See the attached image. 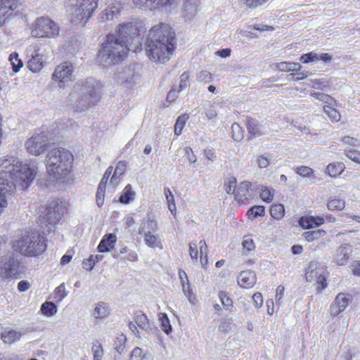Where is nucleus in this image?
Masks as SVG:
<instances>
[{"instance_id": "1", "label": "nucleus", "mask_w": 360, "mask_h": 360, "mask_svg": "<svg viewBox=\"0 0 360 360\" xmlns=\"http://www.w3.org/2000/svg\"><path fill=\"white\" fill-rule=\"evenodd\" d=\"M146 32L142 21L134 20L119 25L115 34L106 36L105 41L97 54V60L103 65H112L122 61L129 51L142 50L141 35Z\"/></svg>"}, {"instance_id": "2", "label": "nucleus", "mask_w": 360, "mask_h": 360, "mask_svg": "<svg viewBox=\"0 0 360 360\" xmlns=\"http://www.w3.org/2000/svg\"><path fill=\"white\" fill-rule=\"evenodd\" d=\"M37 174V167L34 164L22 162L14 157L0 158V214L7 207L8 200L14 194L16 186L26 190Z\"/></svg>"}, {"instance_id": "3", "label": "nucleus", "mask_w": 360, "mask_h": 360, "mask_svg": "<svg viewBox=\"0 0 360 360\" xmlns=\"http://www.w3.org/2000/svg\"><path fill=\"white\" fill-rule=\"evenodd\" d=\"M176 33L165 22L153 26L148 31L145 51L148 58L156 63L168 61L173 55L176 44Z\"/></svg>"}, {"instance_id": "4", "label": "nucleus", "mask_w": 360, "mask_h": 360, "mask_svg": "<svg viewBox=\"0 0 360 360\" xmlns=\"http://www.w3.org/2000/svg\"><path fill=\"white\" fill-rule=\"evenodd\" d=\"M73 154L65 148H56L46 155L45 165L47 173L58 181L71 184L75 180Z\"/></svg>"}, {"instance_id": "5", "label": "nucleus", "mask_w": 360, "mask_h": 360, "mask_svg": "<svg viewBox=\"0 0 360 360\" xmlns=\"http://www.w3.org/2000/svg\"><path fill=\"white\" fill-rule=\"evenodd\" d=\"M11 247L25 257H35L46 250V238L35 231H23L18 239L12 242Z\"/></svg>"}, {"instance_id": "6", "label": "nucleus", "mask_w": 360, "mask_h": 360, "mask_svg": "<svg viewBox=\"0 0 360 360\" xmlns=\"http://www.w3.org/2000/svg\"><path fill=\"white\" fill-rule=\"evenodd\" d=\"M70 7V21L72 24L84 26L98 8V0H72Z\"/></svg>"}, {"instance_id": "7", "label": "nucleus", "mask_w": 360, "mask_h": 360, "mask_svg": "<svg viewBox=\"0 0 360 360\" xmlns=\"http://www.w3.org/2000/svg\"><path fill=\"white\" fill-rule=\"evenodd\" d=\"M67 210L66 204L62 200L58 199L53 200L39 211L38 223L41 227L56 224Z\"/></svg>"}, {"instance_id": "8", "label": "nucleus", "mask_w": 360, "mask_h": 360, "mask_svg": "<svg viewBox=\"0 0 360 360\" xmlns=\"http://www.w3.org/2000/svg\"><path fill=\"white\" fill-rule=\"evenodd\" d=\"M51 134L48 131L38 129L25 142L26 150L32 155H39L51 146Z\"/></svg>"}, {"instance_id": "9", "label": "nucleus", "mask_w": 360, "mask_h": 360, "mask_svg": "<svg viewBox=\"0 0 360 360\" xmlns=\"http://www.w3.org/2000/svg\"><path fill=\"white\" fill-rule=\"evenodd\" d=\"M59 34L58 25L48 17H41L36 20L32 34L35 37H54Z\"/></svg>"}, {"instance_id": "10", "label": "nucleus", "mask_w": 360, "mask_h": 360, "mask_svg": "<svg viewBox=\"0 0 360 360\" xmlns=\"http://www.w3.org/2000/svg\"><path fill=\"white\" fill-rule=\"evenodd\" d=\"M20 0H0V27L17 14Z\"/></svg>"}, {"instance_id": "11", "label": "nucleus", "mask_w": 360, "mask_h": 360, "mask_svg": "<svg viewBox=\"0 0 360 360\" xmlns=\"http://www.w3.org/2000/svg\"><path fill=\"white\" fill-rule=\"evenodd\" d=\"M276 68L280 71L290 72L288 75L289 81L302 80L307 77V72L301 71L302 67L299 63L281 62L276 64Z\"/></svg>"}, {"instance_id": "12", "label": "nucleus", "mask_w": 360, "mask_h": 360, "mask_svg": "<svg viewBox=\"0 0 360 360\" xmlns=\"http://www.w3.org/2000/svg\"><path fill=\"white\" fill-rule=\"evenodd\" d=\"M189 255L191 258L195 262H197L199 257L202 267L204 269L207 267V245L205 240H200L198 244L191 243L189 244Z\"/></svg>"}, {"instance_id": "13", "label": "nucleus", "mask_w": 360, "mask_h": 360, "mask_svg": "<svg viewBox=\"0 0 360 360\" xmlns=\"http://www.w3.org/2000/svg\"><path fill=\"white\" fill-rule=\"evenodd\" d=\"M21 273L20 262L13 257L0 265V276L4 279L17 278Z\"/></svg>"}, {"instance_id": "14", "label": "nucleus", "mask_w": 360, "mask_h": 360, "mask_svg": "<svg viewBox=\"0 0 360 360\" xmlns=\"http://www.w3.org/2000/svg\"><path fill=\"white\" fill-rule=\"evenodd\" d=\"M349 295L340 292L338 293L333 303L330 306L329 313L332 317H335L344 311L350 302Z\"/></svg>"}, {"instance_id": "15", "label": "nucleus", "mask_w": 360, "mask_h": 360, "mask_svg": "<svg viewBox=\"0 0 360 360\" xmlns=\"http://www.w3.org/2000/svg\"><path fill=\"white\" fill-rule=\"evenodd\" d=\"M235 200L240 204H247L252 199L251 184L248 181L241 182L233 189Z\"/></svg>"}, {"instance_id": "16", "label": "nucleus", "mask_w": 360, "mask_h": 360, "mask_svg": "<svg viewBox=\"0 0 360 360\" xmlns=\"http://www.w3.org/2000/svg\"><path fill=\"white\" fill-rule=\"evenodd\" d=\"M72 72V65L70 63L65 62L56 68L52 78L56 82H65L70 79Z\"/></svg>"}, {"instance_id": "17", "label": "nucleus", "mask_w": 360, "mask_h": 360, "mask_svg": "<svg viewBox=\"0 0 360 360\" xmlns=\"http://www.w3.org/2000/svg\"><path fill=\"white\" fill-rule=\"evenodd\" d=\"M134 320L136 325L132 321H129V328L136 337H140L138 328L142 330H146L149 327V320L147 316L141 311H136L134 314Z\"/></svg>"}, {"instance_id": "18", "label": "nucleus", "mask_w": 360, "mask_h": 360, "mask_svg": "<svg viewBox=\"0 0 360 360\" xmlns=\"http://www.w3.org/2000/svg\"><path fill=\"white\" fill-rule=\"evenodd\" d=\"M245 125L248 131V139L252 140L263 135L262 124L254 117H247Z\"/></svg>"}, {"instance_id": "19", "label": "nucleus", "mask_w": 360, "mask_h": 360, "mask_svg": "<svg viewBox=\"0 0 360 360\" xmlns=\"http://www.w3.org/2000/svg\"><path fill=\"white\" fill-rule=\"evenodd\" d=\"M325 220L323 217L320 216H303L301 217L299 219V224L304 229H310L315 227H318L322 224H323Z\"/></svg>"}, {"instance_id": "20", "label": "nucleus", "mask_w": 360, "mask_h": 360, "mask_svg": "<svg viewBox=\"0 0 360 360\" xmlns=\"http://www.w3.org/2000/svg\"><path fill=\"white\" fill-rule=\"evenodd\" d=\"M117 242V236L114 233L105 234L100 241L97 250L99 252L104 253L112 250Z\"/></svg>"}, {"instance_id": "21", "label": "nucleus", "mask_w": 360, "mask_h": 360, "mask_svg": "<svg viewBox=\"0 0 360 360\" xmlns=\"http://www.w3.org/2000/svg\"><path fill=\"white\" fill-rule=\"evenodd\" d=\"M238 283L242 288H252L256 283L255 272L251 270L241 271L238 277Z\"/></svg>"}, {"instance_id": "22", "label": "nucleus", "mask_w": 360, "mask_h": 360, "mask_svg": "<svg viewBox=\"0 0 360 360\" xmlns=\"http://www.w3.org/2000/svg\"><path fill=\"white\" fill-rule=\"evenodd\" d=\"M122 8V4L119 1L112 2L100 14V19L102 21H106L113 19V18L120 14Z\"/></svg>"}, {"instance_id": "23", "label": "nucleus", "mask_w": 360, "mask_h": 360, "mask_svg": "<svg viewBox=\"0 0 360 360\" xmlns=\"http://www.w3.org/2000/svg\"><path fill=\"white\" fill-rule=\"evenodd\" d=\"M179 276L181 279L183 290L185 295L188 297L190 302L194 303L196 301V297L195 294L192 292L191 289L190 283L188 282L186 273L184 271L180 269L179 271Z\"/></svg>"}, {"instance_id": "24", "label": "nucleus", "mask_w": 360, "mask_h": 360, "mask_svg": "<svg viewBox=\"0 0 360 360\" xmlns=\"http://www.w3.org/2000/svg\"><path fill=\"white\" fill-rule=\"evenodd\" d=\"M43 66L42 58L39 55V49L35 50L27 62V68L33 72H38L43 68Z\"/></svg>"}, {"instance_id": "25", "label": "nucleus", "mask_w": 360, "mask_h": 360, "mask_svg": "<svg viewBox=\"0 0 360 360\" xmlns=\"http://www.w3.org/2000/svg\"><path fill=\"white\" fill-rule=\"evenodd\" d=\"M350 257L346 245H341L336 251L333 261L338 266L345 265Z\"/></svg>"}, {"instance_id": "26", "label": "nucleus", "mask_w": 360, "mask_h": 360, "mask_svg": "<svg viewBox=\"0 0 360 360\" xmlns=\"http://www.w3.org/2000/svg\"><path fill=\"white\" fill-rule=\"evenodd\" d=\"M322 274L318 263L310 262L305 271V279L307 282H312Z\"/></svg>"}, {"instance_id": "27", "label": "nucleus", "mask_w": 360, "mask_h": 360, "mask_svg": "<svg viewBox=\"0 0 360 360\" xmlns=\"http://www.w3.org/2000/svg\"><path fill=\"white\" fill-rule=\"evenodd\" d=\"M304 238L309 243L323 240L326 236V231L323 229L306 231L303 233Z\"/></svg>"}, {"instance_id": "28", "label": "nucleus", "mask_w": 360, "mask_h": 360, "mask_svg": "<svg viewBox=\"0 0 360 360\" xmlns=\"http://www.w3.org/2000/svg\"><path fill=\"white\" fill-rule=\"evenodd\" d=\"M345 169V164L342 162H335L327 166V173L332 177H336L341 174Z\"/></svg>"}, {"instance_id": "29", "label": "nucleus", "mask_w": 360, "mask_h": 360, "mask_svg": "<svg viewBox=\"0 0 360 360\" xmlns=\"http://www.w3.org/2000/svg\"><path fill=\"white\" fill-rule=\"evenodd\" d=\"M21 334L14 330H5L1 333V338L6 344H12L20 340Z\"/></svg>"}, {"instance_id": "30", "label": "nucleus", "mask_w": 360, "mask_h": 360, "mask_svg": "<svg viewBox=\"0 0 360 360\" xmlns=\"http://www.w3.org/2000/svg\"><path fill=\"white\" fill-rule=\"evenodd\" d=\"M103 259V255H91L88 258L83 260L82 264V267L86 271H91L95 264Z\"/></svg>"}, {"instance_id": "31", "label": "nucleus", "mask_w": 360, "mask_h": 360, "mask_svg": "<svg viewBox=\"0 0 360 360\" xmlns=\"http://www.w3.org/2000/svg\"><path fill=\"white\" fill-rule=\"evenodd\" d=\"M333 105L329 104L325 105L323 106V111L328 115L331 122H338L341 119V115Z\"/></svg>"}, {"instance_id": "32", "label": "nucleus", "mask_w": 360, "mask_h": 360, "mask_svg": "<svg viewBox=\"0 0 360 360\" xmlns=\"http://www.w3.org/2000/svg\"><path fill=\"white\" fill-rule=\"evenodd\" d=\"M134 196L135 192L133 191L131 186L130 184H127L120 195L119 200L121 203L127 204L134 200Z\"/></svg>"}, {"instance_id": "33", "label": "nucleus", "mask_w": 360, "mask_h": 360, "mask_svg": "<svg viewBox=\"0 0 360 360\" xmlns=\"http://www.w3.org/2000/svg\"><path fill=\"white\" fill-rule=\"evenodd\" d=\"M8 60L14 73L18 72L23 66L22 60L19 58L18 53L15 51L10 54Z\"/></svg>"}, {"instance_id": "34", "label": "nucleus", "mask_w": 360, "mask_h": 360, "mask_svg": "<svg viewBox=\"0 0 360 360\" xmlns=\"http://www.w3.org/2000/svg\"><path fill=\"white\" fill-rule=\"evenodd\" d=\"M40 310L44 316L50 317L56 314L57 307L53 302L46 301L41 304Z\"/></svg>"}, {"instance_id": "35", "label": "nucleus", "mask_w": 360, "mask_h": 360, "mask_svg": "<svg viewBox=\"0 0 360 360\" xmlns=\"http://www.w3.org/2000/svg\"><path fill=\"white\" fill-rule=\"evenodd\" d=\"M188 119L189 115L187 113L182 114L178 117L174 124V134L176 136H179L181 134L182 130Z\"/></svg>"}, {"instance_id": "36", "label": "nucleus", "mask_w": 360, "mask_h": 360, "mask_svg": "<svg viewBox=\"0 0 360 360\" xmlns=\"http://www.w3.org/2000/svg\"><path fill=\"white\" fill-rule=\"evenodd\" d=\"M270 214L275 219H281L285 215V207L283 205L273 204L270 208Z\"/></svg>"}, {"instance_id": "37", "label": "nucleus", "mask_w": 360, "mask_h": 360, "mask_svg": "<svg viewBox=\"0 0 360 360\" xmlns=\"http://www.w3.org/2000/svg\"><path fill=\"white\" fill-rule=\"evenodd\" d=\"M231 138L236 141H241L244 138V130L237 122L231 125Z\"/></svg>"}, {"instance_id": "38", "label": "nucleus", "mask_w": 360, "mask_h": 360, "mask_svg": "<svg viewBox=\"0 0 360 360\" xmlns=\"http://www.w3.org/2000/svg\"><path fill=\"white\" fill-rule=\"evenodd\" d=\"M247 216L250 219H254L257 217H262L265 214V208L262 205H254L247 212Z\"/></svg>"}, {"instance_id": "39", "label": "nucleus", "mask_w": 360, "mask_h": 360, "mask_svg": "<svg viewBox=\"0 0 360 360\" xmlns=\"http://www.w3.org/2000/svg\"><path fill=\"white\" fill-rule=\"evenodd\" d=\"M144 240L146 244L151 248L158 247L162 248L161 241L159 240L158 236L151 234L150 232L145 233Z\"/></svg>"}, {"instance_id": "40", "label": "nucleus", "mask_w": 360, "mask_h": 360, "mask_svg": "<svg viewBox=\"0 0 360 360\" xmlns=\"http://www.w3.org/2000/svg\"><path fill=\"white\" fill-rule=\"evenodd\" d=\"M136 8L145 11H154V0H131Z\"/></svg>"}, {"instance_id": "41", "label": "nucleus", "mask_w": 360, "mask_h": 360, "mask_svg": "<svg viewBox=\"0 0 360 360\" xmlns=\"http://www.w3.org/2000/svg\"><path fill=\"white\" fill-rule=\"evenodd\" d=\"M164 193L167 202V207L171 213L174 216L176 212V207L174 201V197L169 188H165Z\"/></svg>"}, {"instance_id": "42", "label": "nucleus", "mask_w": 360, "mask_h": 360, "mask_svg": "<svg viewBox=\"0 0 360 360\" xmlns=\"http://www.w3.org/2000/svg\"><path fill=\"white\" fill-rule=\"evenodd\" d=\"M158 319L160 322L161 329L166 333L169 334L172 331V326L167 314L160 312L158 314Z\"/></svg>"}, {"instance_id": "43", "label": "nucleus", "mask_w": 360, "mask_h": 360, "mask_svg": "<svg viewBox=\"0 0 360 360\" xmlns=\"http://www.w3.org/2000/svg\"><path fill=\"white\" fill-rule=\"evenodd\" d=\"M108 315V306L104 302H100L94 310V316L96 319H103Z\"/></svg>"}, {"instance_id": "44", "label": "nucleus", "mask_w": 360, "mask_h": 360, "mask_svg": "<svg viewBox=\"0 0 360 360\" xmlns=\"http://www.w3.org/2000/svg\"><path fill=\"white\" fill-rule=\"evenodd\" d=\"M327 207L331 211H340L345 208V202L342 199L331 198L328 200Z\"/></svg>"}, {"instance_id": "45", "label": "nucleus", "mask_w": 360, "mask_h": 360, "mask_svg": "<svg viewBox=\"0 0 360 360\" xmlns=\"http://www.w3.org/2000/svg\"><path fill=\"white\" fill-rule=\"evenodd\" d=\"M67 295L68 292L64 283L56 287L53 293L54 300L58 302H61Z\"/></svg>"}, {"instance_id": "46", "label": "nucleus", "mask_w": 360, "mask_h": 360, "mask_svg": "<svg viewBox=\"0 0 360 360\" xmlns=\"http://www.w3.org/2000/svg\"><path fill=\"white\" fill-rule=\"evenodd\" d=\"M328 274L329 273L326 271V273L321 274L318 278H316L314 280L316 281V289L318 292H321L323 290L327 288V278Z\"/></svg>"}, {"instance_id": "47", "label": "nucleus", "mask_w": 360, "mask_h": 360, "mask_svg": "<svg viewBox=\"0 0 360 360\" xmlns=\"http://www.w3.org/2000/svg\"><path fill=\"white\" fill-rule=\"evenodd\" d=\"M261 199L267 203L272 202L274 196V190L268 187H262L260 191Z\"/></svg>"}, {"instance_id": "48", "label": "nucleus", "mask_w": 360, "mask_h": 360, "mask_svg": "<svg viewBox=\"0 0 360 360\" xmlns=\"http://www.w3.org/2000/svg\"><path fill=\"white\" fill-rule=\"evenodd\" d=\"M124 167L125 165L123 162H119L117 163L110 179L111 183L115 182L116 184H118L120 177L124 174Z\"/></svg>"}, {"instance_id": "49", "label": "nucleus", "mask_w": 360, "mask_h": 360, "mask_svg": "<svg viewBox=\"0 0 360 360\" xmlns=\"http://www.w3.org/2000/svg\"><path fill=\"white\" fill-rule=\"evenodd\" d=\"M311 96L316 99L323 101L326 105H333L335 103V100L328 94L323 93H312L311 94Z\"/></svg>"}, {"instance_id": "50", "label": "nucleus", "mask_w": 360, "mask_h": 360, "mask_svg": "<svg viewBox=\"0 0 360 360\" xmlns=\"http://www.w3.org/2000/svg\"><path fill=\"white\" fill-rule=\"evenodd\" d=\"M92 352L94 353V360H101L103 355V349L101 344L96 341L92 345Z\"/></svg>"}, {"instance_id": "51", "label": "nucleus", "mask_w": 360, "mask_h": 360, "mask_svg": "<svg viewBox=\"0 0 360 360\" xmlns=\"http://www.w3.org/2000/svg\"><path fill=\"white\" fill-rule=\"evenodd\" d=\"M219 297L224 307H225L229 311H231V309L233 308V301L227 295V294L224 291H221L219 293Z\"/></svg>"}, {"instance_id": "52", "label": "nucleus", "mask_w": 360, "mask_h": 360, "mask_svg": "<svg viewBox=\"0 0 360 360\" xmlns=\"http://www.w3.org/2000/svg\"><path fill=\"white\" fill-rule=\"evenodd\" d=\"M318 57L319 55L316 53L311 51L307 53L302 54L300 58V60L301 63L307 64L310 62L317 61Z\"/></svg>"}, {"instance_id": "53", "label": "nucleus", "mask_w": 360, "mask_h": 360, "mask_svg": "<svg viewBox=\"0 0 360 360\" xmlns=\"http://www.w3.org/2000/svg\"><path fill=\"white\" fill-rule=\"evenodd\" d=\"M176 0H154V11L167 6H171L176 3Z\"/></svg>"}, {"instance_id": "54", "label": "nucleus", "mask_w": 360, "mask_h": 360, "mask_svg": "<svg viewBox=\"0 0 360 360\" xmlns=\"http://www.w3.org/2000/svg\"><path fill=\"white\" fill-rule=\"evenodd\" d=\"M249 8H255L266 4L269 0H241Z\"/></svg>"}, {"instance_id": "55", "label": "nucleus", "mask_w": 360, "mask_h": 360, "mask_svg": "<svg viewBox=\"0 0 360 360\" xmlns=\"http://www.w3.org/2000/svg\"><path fill=\"white\" fill-rule=\"evenodd\" d=\"M297 174L302 176H309L313 173V169L307 166L301 165L295 169Z\"/></svg>"}, {"instance_id": "56", "label": "nucleus", "mask_w": 360, "mask_h": 360, "mask_svg": "<svg viewBox=\"0 0 360 360\" xmlns=\"http://www.w3.org/2000/svg\"><path fill=\"white\" fill-rule=\"evenodd\" d=\"M125 341L126 338L124 335H121L120 337H117L114 342L115 349L119 352L121 353L125 347Z\"/></svg>"}, {"instance_id": "57", "label": "nucleus", "mask_w": 360, "mask_h": 360, "mask_svg": "<svg viewBox=\"0 0 360 360\" xmlns=\"http://www.w3.org/2000/svg\"><path fill=\"white\" fill-rule=\"evenodd\" d=\"M242 245L243 250H245L247 252H250L255 249L253 240L248 236L244 238Z\"/></svg>"}, {"instance_id": "58", "label": "nucleus", "mask_w": 360, "mask_h": 360, "mask_svg": "<svg viewBox=\"0 0 360 360\" xmlns=\"http://www.w3.org/2000/svg\"><path fill=\"white\" fill-rule=\"evenodd\" d=\"M360 151L356 149H348L345 150V155L353 162H356L359 160Z\"/></svg>"}, {"instance_id": "59", "label": "nucleus", "mask_w": 360, "mask_h": 360, "mask_svg": "<svg viewBox=\"0 0 360 360\" xmlns=\"http://www.w3.org/2000/svg\"><path fill=\"white\" fill-rule=\"evenodd\" d=\"M225 191L227 193H233V189L236 188V179L234 177L229 178L224 184Z\"/></svg>"}, {"instance_id": "60", "label": "nucleus", "mask_w": 360, "mask_h": 360, "mask_svg": "<svg viewBox=\"0 0 360 360\" xmlns=\"http://www.w3.org/2000/svg\"><path fill=\"white\" fill-rule=\"evenodd\" d=\"M198 79L200 82H210L212 80V75L210 72L207 70H202L199 73Z\"/></svg>"}, {"instance_id": "61", "label": "nucleus", "mask_w": 360, "mask_h": 360, "mask_svg": "<svg viewBox=\"0 0 360 360\" xmlns=\"http://www.w3.org/2000/svg\"><path fill=\"white\" fill-rule=\"evenodd\" d=\"M143 358V351L139 347H135L130 355L129 360H142Z\"/></svg>"}, {"instance_id": "62", "label": "nucleus", "mask_w": 360, "mask_h": 360, "mask_svg": "<svg viewBox=\"0 0 360 360\" xmlns=\"http://www.w3.org/2000/svg\"><path fill=\"white\" fill-rule=\"evenodd\" d=\"M219 330L226 333L231 328V319H223L219 325Z\"/></svg>"}, {"instance_id": "63", "label": "nucleus", "mask_w": 360, "mask_h": 360, "mask_svg": "<svg viewBox=\"0 0 360 360\" xmlns=\"http://www.w3.org/2000/svg\"><path fill=\"white\" fill-rule=\"evenodd\" d=\"M205 116L208 120H213L217 116V112L214 106L210 105L205 110Z\"/></svg>"}, {"instance_id": "64", "label": "nucleus", "mask_w": 360, "mask_h": 360, "mask_svg": "<svg viewBox=\"0 0 360 360\" xmlns=\"http://www.w3.org/2000/svg\"><path fill=\"white\" fill-rule=\"evenodd\" d=\"M257 162L260 168H266L269 165V159L264 155H259L257 159Z\"/></svg>"}]
</instances>
